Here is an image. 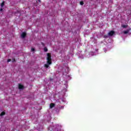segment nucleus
I'll return each instance as SVG.
<instances>
[{
  "instance_id": "dca6fc26",
  "label": "nucleus",
  "mask_w": 131,
  "mask_h": 131,
  "mask_svg": "<svg viewBox=\"0 0 131 131\" xmlns=\"http://www.w3.org/2000/svg\"><path fill=\"white\" fill-rule=\"evenodd\" d=\"M3 8L0 9V12H3Z\"/></svg>"
},
{
  "instance_id": "f8f14e48",
  "label": "nucleus",
  "mask_w": 131,
  "mask_h": 131,
  "mask_svg": "<svg viewBox=\"0 0 131 131\" xmlns=\"http://www.w3.org/2000/svg\"><path fill=\"white\" fill-rule=\"evenodd\" d=\"M83 1H81L80 2V5H81V6H83Z\"/></svg>"
},
{
  "instance_id": "4468645a",
  "label": "nucleus",
  "mask_w": 131,
  "mask_h": 131,
  "mask_svg": "<svg viewBox=\"0 0 131 131\" xmlns=\"http://www.w3.org/2000/svg\"><path fill=\"white\" fill-rule=\"evenodd\" d=\"M11 61H12V59H8V60H7V62L9 63V62H11Z\"/></svg>"
},
{
  "instance_id": "9d476101",
  "label": "nucleus",
  "mask_w": 131,
  "mask_h": 131,
  "mask_svg": "<svg viewBox=\"0 0 131 131\" xmlns=\"http://www.w3.org/2000/svg\"><path fill=\"white\" fill-rule=\"evenodd\" d=\"M44 52H48V48L47 47L44 48Z\"/></svg>"
},
{
  "instance_id": "f03ea898",
  "label": "nucleus",
  "mask_w": 131,
  "mask_h": 131,
  "mask_svg": "<svg viewBox=\"0 0 131 131\" xmlns=\"http://www.w3.org/2000/svg\"><path fill=\"white\" fill-rule=\"evenodd\" d=\"M114 33H115V32L114 31H111L108 33L109 36H113L114 35Z\"/></svg>"
},
{
  "instance_id": "f257e3e1",
  "label": "nucleus",
  "mask_w": 131,
  "mask_h": 131,
  "mask_svg": "<svg viewBox=\"0 0 131 131\" xmlns=\"http://www.w3.org/2000/svg\"><path fill=\"white\" fill-rule=\"evenodd\" d=\"M47 64L44 65V67L45 68H49L50 67L49 65L52 64V55L51 53H47Z\"/></svg>"
},
{
  "instance_id": "423d86ee",
  "label": "nucleus",
  "mask_w": 131,
  "mask_h": 131,
  "mask_svg": "<svg viewBox=\"0 0 131 131\" xmlns=\"http://www.w3.org/2000/svg\"><path fill=\"white\" fill-rule=\"evenodd\" d=\"M128 32H129V30H127L124 31V34H127V33H128Z\"/></svg>"
},
{
  "instance_id": "6e6552de",
  "label": "nucleus",
  "mask_w": 131,
  "mask_h": 131,
  "mask_svg": "<svg viewBox=\"0 0 131 131\" xmlns=\"http://www.w3.org/2000/svg\"><path fill=\"white\" fill-rule=\"evenodd\" d=\"M5 6V1H3L1 4V7L3 8V7Z\"/></svg>"
},
{
  "instance_id": "f3484780",
  "label": "nucleus",
  "mask_w": 131,
  "mask_h": 131,
  "mask_svg": "<svg viewBox=\"0 0 131 131\" xmlns=\"http://www.w3.org/2000/svg\"><path fill=\"white\" fill-rule=\"evenodd\" d=\"M39 3H40L41 0H38Z\"/></svg>"
},
{
  "instance_id": "ddd939ff",
  "label": "nucleus",
  "mask_w": 131,
  "mask_h": 131,
  "mask_svg": "<svg viewBox=\"0 0 131 131\" xmlns=\"http://www.w3.org/2000/svg\"><path fill=\"white\" fill-rule=\"evenodd\" d=\"M31 51L32 52H34V51H35V49L34 48H31Z\"/></svg>"
},
{
  "instance_id": "1a4fd4ad",
  "label": "nucleus",
  "mask_w": 131,
  "mask_h": 131,
  "mask_svg": "<svg viewBox=\"0 0 131 131\" xmlns=\"http://www.w3.org/2000/svg\"><path fill=\"white\" fill-rule=\"evenodd\" d=\"M122 27L123 28H126V27H127V25H122Z\"/></svg>"
},
{
  "instance_id": "7ed1b4c3",
  "label": "nucleus",
  "mask_w": 131,
  "mask_h": 131,
  "mask_svg": "<svg viewBox=\"0 0 131 131\" xmlns=\"http://www.w3.org/2000/svg\"><path fill=\"white\" fill-rule=\"evenodd\" d=\"M27 34H26V33L25 32H23L21 34V38H25V37H26V35Z\"/></svg>"
},
{
  "instance_id": "0eeeda50",
  "label": "nucleus",
  "mask_w": 131,
  "mask_h": 131,
  "mask_svg": "<svg viewBox=\"0 0 131 131\" xmlns=\"http://www.w3.org/2000/svg\"><path fill=\"white\" fill-rule=\"evenodd\" d=\"M6 114V113L5 112H2L1 114H0L1 116H4Z\"/></svg>"
},
{
  "instance_id": "2eb2a0df",
  "label": "nucleus",
  "mask_w": 131,
  "mask_h": 131,
  "mask_svg": "<svg viewBox=\"0 0 131 131\" xmlns=\"http://www.w3.org/2000/svg\"><path fill=\"white\" fill-rule=\"evenodd\" d=\"M41 44L42 45V46H43V47H45V43L43 42H41Z\"/></svg>"
},
{
  "instance_id": "39448f33",
  "label": "nucleus",
  "mask_w": 131,
  "mask_h": 131,
  "mask_svg": "<svg viewBox=\"0 0 131 131\" xmlns=\"http://www.w3.org/2000/svg\"><path fill=\"white\" fill-rule=\"evenodd\" d=\"M18 89L19 90H23V89H24V86H23V85H22L21 84H18Z\"/></svg>"
},
{
  "instance_id": "20e7f679",
  "label": "nucleus",
  "mask_w": 131,
  "mask_h": 131,
  "mask_svg": "<svg viewBox=\"0 0 131 131\" xmlns=\"http://www.w3.org/2000/svg\"><path fill=\"white\" fill-rule=\"evenodd\" d=\"M55 106H56V104H55V103H51L50 104V108H51V109H52V108H54V107H55Z\"/></svg>"
},
{
  "instance_id": "9b49d317",
  "label": "nucleus",
  "mask_w": 131,
  "mask_h": 131,
  "mask_svg": "<svg viewBox=\"0 0 131 131\" xmlns=\"http://www.w3.org/2000/svg\"><path fill=\"white\" fill-rule=\"evenodd\" d=\"M103 37H104V38H108V35H104L103 36Z\"/></svg>"
}]
</instances>
